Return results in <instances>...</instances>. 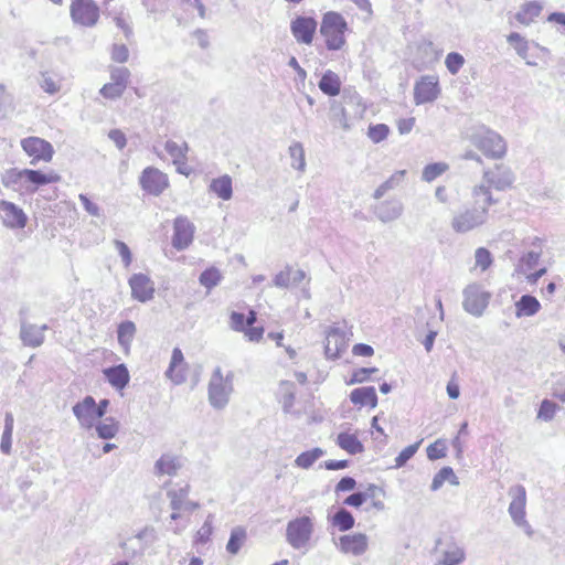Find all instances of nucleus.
Returning a JSON list of instances; mask_svg holds the SVG:
<instances>
[{"label": "nucleus", "instance_id": "63", "mask_svg": "<svg viewBox=\"0 0 565 565\" xmlns=\"http://www.w3.org/2000/svg\"><path fill=\"white\" fill-rule=\"evenodd\" d=\"M491 263L492 257L488 249H477L476 264L478 267H480L482 270H486L487 268H489Z\"/></svg>", "mask_w": 565, "mask_h": 565}, {"label": "nucleus", "instance_id": "39", "mask_svg": "<svg viewBox=\"0 0 565 565\" xmlns=\"http://www.w3.org/2000/svg\"><path fill=\"white\" fill-rule=\"evenodd\" d=\"M323 455L324 451L319 447L306 450L297 456L295 465L301 469H309Z\"/></svg>", "mask_w": 565, "mask_h": 565}, {"label": "nucleus", "instance_id": "40", "mask_svg": "<svg viewBox=\"0 0 565 565\" xmlns=\"http://www.w3.org/2000/svg\"><path fill=\"white\" fill-rule=\"evenodd\" d=\"M247 537L246 530L242 526H237L232 530L230 540L226 544V551L235 555L239 552L241 547L244 545Z\"/></svg>", "mask_w": 565, "mask_h": 565}, {"label": "nucleus", "instance_id": "42", "mask_svg": "<svg viewBox=\"0 0 565 565\" xmlns=\"http://www.w3.org/2000/svg\"><path fill=\"white\" fill-rule=\"evenodd\" d=\"M96 431L102 439H111L119 431V423L113 417H107L96 425Z\"/></svg>", "mask_w": 565, "mask_h": 565}, {"label": "nucleus", "instance_id": "64", "mask_svg": "<svg viewBox=\"0 0 565 565\" xmlns=\"http://www.w3.org/2000/svg\"><path fill=\"white\" fill-rule=\"evenodd\" d=\"M40 85L49 94H55L60 90V85L47 73L42 74Z\"/></svg>", "mask_w": 565, "mask_h": 565}, {"label": "nucleus", "instance_id": "20", "mask_svg": "<svg viewBox=\"0 0 565 565\" xmlns=\"http://www.w3.org/2000/svg\"><path fill=\"white\" fill-rule=\"evenodd\" d=\"M0 217L7 227L21 228L26 224V215L23 210L9 201H0Z\"/></svg>", "mask_w": 565, "mask_h": 565}, {"label": "nucleus", "instance_id": "24", "mask_svg": "<svg viewBox=\"0 0 565 565\" xmlns=\"http://www.w3.org/2000/svg\"><path fill=\"white\" fill-rule=\"evenodd\" d=\"M189 366L184 360V355L179 348H174L170 365L167 370V376L175 384H181L186 380Z\"/></svg>", "mask_w": 565, "mask_h": 565}, {"label": "nucleus", "instance_id": "55", "mask_svg": "<svg viewBox=\"0 0 565 565\" xmlns=\"http://www.w3.org/2000/svg\"><path fill=\"white\" fill-rule=\"evenodd\" d=\"M376 372H377L376 367H360V369H356L355 371H353L350 380H348L345 383L348 385H353V384L366 382L371 377V375L376 373Z\"/></svg>", "mask_w": 565, "mask_h": 565}, {"label": "nucleus", "instance_id": "27", "mask_svg": "<svg viewBox=\"0 0 565 565\" xmlns=\"http://www.w3.org/2000/svg\"><path fill=\"white\" fill-rule=\"evenodd\" d=\"M350 401L353 405L362 408H375L377 406V395L373 386L354 388L350 393Z\"/></svg>", "mask_w": 565, "mask_h": 565}, {"label": "nucleus", "instance_id": "60", "mask_svg": "<svg viewBox=\"0 0 565 565\" xmlns=\"http://www.w3.org/2000/svg\"><path fill=\"white\" fill-rule=\"evenodd\" d=\"M465 558V553L461 548H455L445 553L443 565H457Z\"/></svg>", "mask_w": 565, "mask_h": 565}, {"label": "nucleus", "instance_id": "38", "mask_svg": "<svg viewBox=\"0 0 565 565\" xmlns=\"http://www.w3.org/2000/svg\"><path fill=\"white\" fill-rule=\"evenodd\" d=\"M166 151L173 158L174 164H184L186 161V152L189 150L188 143L181 145L175 141L168 140L164 145Z\"/></svg>", "mask_w": 565, "mask_h": 565}, {"label": "nucleus", "instance_id": "50", "mask_svg": "<svg viewBox=\"0 0 565 565\" xmlns=\"http://www.w3.org/2000/svg\"><path fill=\"white\" fill-rule=\"evenodd\" d=\"M448 451V444L446 439L439 438L431 443L427 449V457L429 460H438L445 458Z\"/></svg>", "mask_w": 565, "mask_h": 565}, {"label": "nucleus", "instance_id": "19", "mask_svg": "<svg viewBox=\"0 0 565 565\" xmlns=\"http://www.w3.org/2000/svg\"><path fill=\"white\" fill-rule=\"evenodd\" d=\"M490 300V294L482 290L479 286H470L465 291V309L472 315H481Z\"/></svg>", "mask_w": 565, "mask_h": 565}, {"label": "nucleus", "instance_id": "29", "mask_svg": "<svg viewBox=\"0 0 565 565\" xmlns=\"http://www.w3.org/2000/svg\"><path fill=\"white\" fill-rule=\"evenodd\" d=\"M104 374L109 384L116 390H122L129 382V372L124 364L104 370Z\"/></svg>", "mask_w": 565, "mask_h": 565}, {"label": "nucleus", "instance_id": "52", "mask_svg": "<svg viewBox=\"0 0 565 565\" xmlns=\"http://www.w3.org/2000/svg\"><path fill=\"white\" fill-rule=\"evenodd\" d=\"M507 41L513 45L518 55L522 58L527 57L529 44L527 41L518 32H512L508 35Z\"/></svg>", "mask_w": 565, "mask_h": 565}, {"label": "nucleus", "instance_id": "4", "mask_svg": "<svg viewBox=\"0 0 565 565\" xmlns=\"http://www.w3.org/2000/svg\"><path fill=\"white\" fill-rule=\"evenodd\" d=\"M256 320L257 313L253 309H249L247 315L232 311L230 315V327L234 331L242 332L247 341L258 343L264 337L265 329L264 327L254 326Z\"/></svg>", "mask_w": 565, "mask_h": 565}, {"label": "nucleus", "instance_id": "6", "mask_svg": "<svg viewBox=\"0 0 565 565\" xmlns=\"http://www.w3.org/2000/svg\"><path fill=\"white\" fill-rule=\"evenodd\" d=\"M232 373L223 374L221 370L213 372L209 384V398L214 407H223L227 404L233 391Z\"/></svg>", "mask_w": 565, "mask_h": 565}, {"label": "nucleus", "instance_id": "35", "mask_svg": "<svg viewBox=\"0 0 565 565\" xmlns=\"http://www.w3.org/2000/svg\"><path fill=\"white\" fill-rule=\"evenodd\" d=\"M541 309L539 300L530 295H524L515 302V311L518 317L533 316Z\"/></svg>", "mask_w": 565, "mask_h": 565}, {"label": "nucleus", "instance_id": "3", "mask_svg": "<svg viewBox=\"0 0 565 565\" xmlns=\"http://www.w3.org/2000/svg\"><path fill=\"white\" fill-rule=\"evenodd\" d=\"M471 142L486 157L492 159H501L507 152V143L504 139L498 132L490 129L480 130L473 134Z\"/></svg>", "mask_w": 565, "mask_h": 565}, {"label": "nucleus", "instance_id": "15", "mask_svg": "<svg viewBox=\"0 0 565 565\" xmlns=\"http://www.w3.org/2000/svg\"><path fill=\"white\" fill-rule=\"evenodd\" d=\"M73 413L82 427L92 428L99 419L97 403L94 397L86 396L73 406Z\"/></svg>", "mask_w": 565, "mask_h": 565}, {"label": "nucleus", "instance_id": "37", "mask_svg": "<svg viewBox=\"0 0 565 565\" xmlns=\"http://www.w3.org/2000/svg\"><path fill=\"white\" fill-rule=\"evenodd\" d=\"M331 524L339 531L345 532L354 526L355 520L351 512L345 509H340L331 518Z\"/></svg>", "mask_w": 565, "mask_h": 565}, {"label": "nucleus", "instance_id": "10", "mask_svg": "<svg viewBox=\"0 0 565 565\" xmlns=\"http://www.w3.org/2000/svg\"><path fill=\"white\" fill-rule=\"evenodd\" d=\"M24 152L32 158L30 163L35 166L39 161L50 162L54 154L53 146L39 137H28L21 140Z\"/></svg>", "mask_w": 565, "mask_h": 565}, {"label": "nucleus", "instance_id": "13", "mask_svg": "<svg viewBox=\"0 0 565 565\" xmlns=\"http://www.w3.org/2000/svg\"><path fill=\"white\" fill-rule=\"evenodd\" d=\"M349 347V338L345 332L338 328H330L326 334L324 353L330 360L342 356Z\"/></svg>", "mask_w": 565, "mask_h": 565}, {"label": "nucleus", "instance_id": "23", "mask_svg": "<svg viewBox=\"0 0 565 565\" xmlns=\"http://www.w3.org/2000/svg\"><path fill=\"white\" fill-rule=\"evenodd\" d=\"M24 174V189L34 192L39 186L55 183L61 180V177L54 171L47 173L41 170L23 169Z\"/></svg>", "mask_w": 565, "mask_h": 565}, {"label": "nucleus", "instance_id": "56", "mask_svg": "<svg viewBox=\"0 0 565 565\" xmlns=\"http://www.w3.org/2000/svg\"><path fill=\"white\" fill-rule=\"evenodd\" d=\"M445 64L450 74L456 75L465 64V58L457 52L447 54Z\"/></svg>", "mask_w": 565, "mask_h": 565}, {"label": "nucleus", "instance_id": "43", "mask_svg": "<svg viewBox=\"0 0 565 565\" xmlns=\"http://www.w3.org/2000/svg\"><path fill=\"white\" fill-rule=\"evenodd\" d=\"M541 10L542 8L540 4L535 2H527L515 14V19L521 24L529 25L534 18L540 15Z\"/></svg>", "mask_w": 565, "mask_h": 565}, {"label": "nucleus", "instance_id": "25", "mask_svg": "<svg viewBox=\"0 0 565 565\" xmlns=\"http://www.w3.org/2000/svg\"><path fill=\"white\" fill-rule=\"evenodd\" d=\"M374 213L380 221L392 222L402 215L403 204L396 199L384 201L375 205Z\"/></svg>", "mask_w": 565, "mask_h": 565}, {"label": "nucleus", "instance_id": "8", "mask_svg": "<svg viewBox=\"0 0 565 565\" xmlns=\"http://www.w3.org/2000/svg\"><path fill=\"white\" fill-rule=\"evenodd\" d=\"M70 13L75 24L85 28L96 25L99 19V8L94 0H73Z\"/></svg>", "mask_w": 565, "mask_h": 565}, {"label": "nucleus", "instance_id": "45", "mask_svg": "<svg viewBox=\"0 0 565 565\" xmlns=\"http://www.w3.org/2000/svg\"><path fill=\"white\" fill-rule=\"evenodd\" d=\"M222 278L223 276L216 267H209L200 275L199 281L210 291L221 282Z\"/></svg>", "mask_w": 565, "mask_h": 565}, {"label": "nucleus", "instance_id": "30", "mask_svg": "<svg viewBox=\"0 0 565 565\" xmlns=\"http://www.w3.org/2000/svg\"><path fill=\"white\" fill-rule=\"evenodd\" d=\"M181 468L178 457L164 454L154 463V472L157 476H174Z\"/></svg>", "mask_w": 565, "mask_h": 565}, {"label": "nucleus", "instance_id": "31", "mask_svg": "<svg viewBox=\"0 0 565 565\" xmlns=\"http://www.w3.org/2000/svg\"><path fill=\"white\" fill-rule=\"evenodd\" d=\"M526 495L523 487H516L514 497L509 507V512L513 520L518 523L522 522L525 514Z\"/></svg>", "mask_w": 565, "mask_h": 565}, {"label": "nucleus", "instance_id": "12", "mask_svg": "<svg viewBox=\"0 0 565 565\" xmlns=\"http://www.w3.org/2000/svg\"><path fill=\"white\" fill-rule=\"evenodd\" d=\"M189 490V484H185L178 490L169 491L168 497L170 499L171 509L173 510L171 514L172 520H178L182 518L184 513L199 509V503L192 502L188 499Z\"/></svg>", "mask_w": 565, "mask_h": 565}, {"label": "nucleus", "instance_id": "48", "mask_svg": "<svg viewBox=\"0 0 565 565\" xmlns=\"http://www.w3.org/2000/svg\"><path fill=\"white\" fill-rule=\"evenodd\" d=\"M14 419L12 414H7L4 418V430L1 437L0 449L3 454L11 452L12 434H13Z\"/></svg>", "mask_w": 565, "mask_h": 565}, {"label": "nucleus", "instance_id": "57", "mask_svg": "<svg viewBox=\"0 0 565 565\" xmlns=\"http://www.w3.org/2000/svg\"><path fill=\"white\" fill-rule=\"evenodd\" d=\"M130 72L127 67H115L110 72L111 83H115L119 87L126 89Z\"/></svg>", "mask_w": 565, "mask_h": 565}, {"label": "nucleus", "instance_id": "53", "mask_svg": "<svg viewBox=\"0 0 565 565\" xmlns=\"http://www.w3.org/2000/svg\"><path fill=\"white\" fill-rule=\"evenodd\" d=\"M557 411L558 406L556 403L543 399L537 412V418L545 422L552 420Z\"/></svg>", "mask_w": 565, "mask_h": 565}, {"label": "nucleus", "instance_id": "11", "mask_svg": "<svg viewBox=\"0 0 565 565\" xmlns=\"http://www.w3.org/2000/svg\"><path fill=\"white\" fill-rule=\"evenodd\" d=\"M139 183L145 192L158 196L168 188L169 180L159 169L148 167L142 171Z\"/></svg>", "mask_w": 565, "mask_h": 565}, {"label": "nucleus", "instance_id": "32", "mask_svg": "<svg viewBox=\"0 0 565 565\" xmlns=\"http://www.w3.org/2000/svg\"><path fill=\"white\" fill-rule=\"evenodd\" d=\"M320 90L328 96H337L341 90V81L338 74L327 71L318 84Z\"/></svg>", "mask_w": 565, "mask_h": 565}, {"label": "nucleus", "instance_id": "5", "mask_svg": "<svg viewBox=\"0 0 565 565\" xmlns=\"http://www.w3.org/2000/svg\"><path fill=\"white\" fill-rule=\"evenodd\" d=\"M386 493L383 488L376 484H369L364 491L354 492L347 497L343 503L348 507L359 509L364 503H369V509L383 511L385 509Z\"/></svg>", "mask_w": 565, "mask_h": 565}, {"label": "nucleus", "instance_id": "26", "mask_svg": "<svg viewBox=\"0 0 565 565\" xmlns=\"http://www.w3.org/2000/svg\"><path fill=\"white\" fill-rule=\"evenodd\" d=\"M335 443L349 455H359L364 451V445L360 440L358 431H341L338 434Z\"/></svg>", "mask_w": 565, "mask_h": 565}, {"label": "nucleus", "instance_id": "46", "mask_svg": "<svg viewBox=\"0 0 565 565\" xmlns=\"http://www.w3.org/2000/svg\"><path fill=\"white\" fill-rule=\"evenodd\" d=\"M1 183L4 188H15L18 184L24 188L23 169L11 168L1 174Z\"/></svg>", "mask_w": 565, "mask_h": 565}, {"label": "nucleus", "instance_id": "2", "mask_svg": "<svg viewBox=\"0 0 565 565\" xmlns=\"http://www.w3.org/2000/svg\"><path fill=\"white\" fill-rule=\"evenodd\" d=\"M348 30L345 19L338 12L329 11L323 14L320 33L326 40L329 51H338L345 44L344 33Z\"/></svg>", "mask_w": 565, "mask_h": 565}, {"label": "nucleus", "instance_id": "34", "mask_svg": "<svg viewBox=\"0 0 565 565\" xmlns=\"http://www.w3.org/2000/svg\"><path fill=\"white\" fill-rule=\"evenodd\" d=\"M136 332L137 328L132 321L127 320L119 323L117 329V338L119 344L125 349L126 352L129 351Z\"/></svg>", "mask_w": 565, "mask_h": 565}, {"label": "nucleus", "instance_id": "33", "mask_svg": "<svg viewBox=\"0 0 565 565\" xmlns=\"http://www.w3.org/2000/svg\"><path fill=\"white\" fill-rule=\"evenodd\" d=\"M210 191L215 193L222 200H230L233 195L231 177L225 174L213 179L210 183Z\"/></svg>", "mask_w": 565, "mask_h": 565}, {"label": "nucleus", "instance_id": "59", "mask_svg": "<svg viewBox=\"0 0 565 565\" xmlns=\"http://www.w3.org/2000/svg\"><path fill=\"white\" fill-rule=\"evenodd\" d=\"M418 444L409 445L404 448L395 459L396 467H403L417 451Z\"/></svg>", "mask_w": 565, "mask_h": 565}, {"label": "nucleus", "instance_id": "47", "mask_svg": "<svg viewBox=\"0 0 565 565\" xmlns=\"http://www.w3.org/2000/svg\"><path fill=\"white\" fill-rule=\"evenodd\" d=\"M289 156L291 159V167L301 172L306 169L305 149L302 143L296 141L289 147Z\"/></svg>", "mask_w": 565, "mask_h": 565}, {"label": "nucleus", "instance_id": "21", "mask_svg": "<svg viewBox=\"0 0 565 565\" xmlns=\"http://www.w3.org/2000/svg\"><path fill=\"white\" fill-rule=\"evenodd\" d=\"M297 395L298 392L295 383L288 381H282L279 383L276 396L278 403L282 406L285 412H295L297 414H301L308 411L306 406H302L301 408L298 409H294Z\"/></svg>", "mask_w": 565, "mask_h": 565}, {"label": "nucleus", "instance_id": "44", "mask_svg": "<svg viewBox=\"0 0 565 565\" xmlns=\"http://www.w3.org/2000/svg\"><path fill=\"white\" fill-rule=\"evenodd\" d=\"M500 242L501 243H511L514 246H518L520 244L523 246H529V245L535 246L536 244H545L546 239L543 237H539V236H529V237H524V238H519L510 232H503L500 235Z\"/></svg>", "mask_w": 565, "mask_h": 565}, {"label": "nucleus", "instance_id": "62", "mask_svg": "<svg viewBox=\"0 0 565 565\" xmlns=\"http://www.w3.org/2000/svg\"><path fill=\"white\" fill-rule=\"evenodd\" d=\"M129 57L128 47L125 44H115L111 50V58L117 63H125Z\"/></svg>", "mask_w": 565, "mask_h": 565}, {"label": "nucleus", "instance_id": "41", "mask_svg": "<svg viewBox=\"0 0 565 565\" xmlns=\"http://www.w3.org/2000/svg\"><path fill=\"white\" fill-rule=\"evenodd\" d=\"M406 174L405 170H398L395 173H393L390 179H387L385 182H383L375 191H374V199H381L387 191L393 190L397 188L404 180V177Z\"/></svg>", "mask_w": 565, "mask_h": 565}, {"label": "nucleus", "instance_id": "1", "mask_svg": "<svg viewBox=\"0 0 565 565\" xmlns=\"http://www.w3.org/2000/svg\"><path fill=\"white\" fill-rule=\"evenodd\" d=\"M471 195L472 206L459 211L452 217L451 226L457 233H467L486 223L489 206L497 203L491 191L484 184L475 185Z\"/></svg>", "mask_w": 565, "mask_h": 565}, {"label": "nucleus", "instance_id": "51", "mask_svg": "<svg viewBox=\"0 0 565 565\" xmlns=\"http://www.w3.org/2000/svg\"><path fill=\"white\" fill-rule=\"evenodd\" d=\"M447 170L448 164L445 162L429 163L424 168L422 179L426 182H431Z\"/></svg>", "mask_w": 565, "mask_h": 565}, {"label": "nucleus", "instance_id": "58", "mask_svg": "<svg viewBox=\"0 0 565 565\" xmlns=\"http://www.w3.org/2000/svg\"><path fill=\"white\" fill-rule=\"evenodd\" d=\"M125 89L122 87H119L115 83H107L105 84L99 93L103 97L108 99H116L119 98L124 94Z\"/></svg>", "mask_w": 565, "mask_h": 565}, {"label": "nucleus", "instance_id": "49", "mask_svg": "<svg viewBox=\"0 0 565 565\" xmlns=\"http://www.w3.org/2000/svg\"><path fill=\"white\" fill-rule=\"evenodd\" d=\"M21 338L25 345L38 347L43 342V333L35 327H23L21 330Z\"/></svg>", "mask_w": 565, "mask_h": 565}, {"label": "nucleus", "instance_id": "61", "mask_svg": "<svg viewBox=\"0 0 565 565\" xmlns=\"http://www.w3.org/2000/svg\"><path fill=\"white\" fill-rule=\"evenodd\" d=\"M213 533V527L211 522L206 521L202 527L196 532L194 536L195 544H204L206 543Z\"/></svg>", "mask_w": 565, "mask_h": 565}, {"label": "nucleus", "instance_id": "16", "mask_svg": "<svg viewBox=\"0 0 565 565\" xmlns=\"http://www.w3.org/2000/svg\"><path fill=\"white\" fill-rule=\"evenodd\" d=\"M128 284L134 299L140 302H147L154 296L156 288L153 281L145 274H134Z\"/></svg>", "mask_w": 565, "mask_h": 565}, {"label": "nucleus", "instance_id": "54", "mask_svg": "<svg viewBox=\"0 0 565 565\" xmlns=\"http://www.w3.org/2000/svg\"><path fill=\"white\" fill-rule=\"evenodd\" d=\"M390 128L385 124L371 125L367 129V137L374 142L379 143L387 138Z\"/></svg>", "mask_w": 565, "mask_h": 565}, {"label": "nucleus", "instance_id": "14", "mask_svg": "<svg viewBox=\"0 0 565 565\" xmlns=\"http://www.w3.org/2000/svg\"><path fill=\"white\" fill-rule=\"evenodd\" d=\"M317 25L312 17L298 15L291 21L290 31L298 43L311 44Z\"/></svg>", "mask_w": 565, "mask_h": 565}, {"label": "nucleus", "instance_id": "18", "mask_svg": "<svg viewBox=\"0 0 565 565\" xmlns=\"http://www.w3.org/2000/svg\"><path fill=\"white\" fill-rule=\"evenodd\" d=\"M438 81L434 76H423L414 87V100L417 105L431 103L439 95Z\"/></svg>", "mask_w": 565, "mask_h": 565}, {"label": "nucleus", "instance_id": "22", "mask_svg": "<svg viewBox=\"0 0 565 565\" xmlns=\"http://www.w3.org/2000/svg\"><path fill=\"white\" fill-rule=\"evenodd\" d=\"M172 247H188L194 236L195 226L186 217L179 216L173 223Z\"/></svg>", "mask_w": 565, "mask_h": 565}, {"label": "nucleus", "instance_id": "28", "mask_svg": "<svg viewBox=\"0 0 565 565\" xmlns=\"http://www.w3.org/2000/svg\"><path fill=\"white\" fill-rule=\"evenodd\" d=\"M306 280V274L298 268H286L276 276V285L281 287H298Z\"/></svg>", "mask_w": 565, "mask_h": 565}, {"label": "nucleus", "instance_id": "36", "mask_svg": "<svg viewBox=\"0 0 565 565\" xmlns=\"http://www.w3.org/2000/svg\"><path fill=\"white\" fill-rule=\"evenodd\" d=\"M445 482H449L450 484L458 486L459 480L450 467H443L434 477L431 482V490L436 491L444 486Z\"/></svg>", "mask_w": 565, "mask_h": 565}, {"label": "nucleus", "instance_id": "9", "mask_svg": "<svg viewBox=\"0 0 565 565\" xmlns=\"http://www.w3.org/2000/svg\"><path fill=\"white\" fill-rule=\"evenodd\" d=\"M515 181L512 170L503 164H495L492 169H487L482 174V182L489 190L493 188L498 191H504L512 186Z\"/></svg>", "mask_w": 565, "mask_h": 565}, {"label": "nucleus", "instance_id": "17", "mask_svg": "<svg viewBox=\"0 0 565 565\" xmlns=\"http://www.w3.org/2000/svg\"><path fill=\"white\" fill-rule=\"evenodd\" d=\"M369 537L364 533L345 534L339 537L338 548L347 555L360 556L367 551Z\"/></svg>", "mask_w": 565, "mask_h": 565}, {"label": "nucleus", "instance_id": "7", "mask_svg": "<svg viewBox=\"0 0 565 565\" xmlns=\"http://www.w3.org/2000/svg\"><path fill=\"white\" fill-rule=\"evenodd\" d=\"M313 522L309 516H300L287 524L286 539L294 548L305 547L312 535Z\"/></svg>", "mask_w": 565, "mask_h": 565}]
</instances>
